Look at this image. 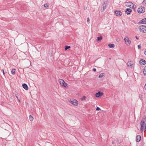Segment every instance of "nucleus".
Listing matches in <instances>:
<instances>
[{"label":"nucleus","mask_w":146,"mask_h":146,"mask_svg":"<svg viewBox=\"0 0 146 146\" xmlns=\"http://www.w3.org/2000/svg\"><path fill=\"white\" fill-rule=\"evenodd\" d=\"M146 117L145 118H143L141 121L140 125H141V128H140V131L141 133L143 132L144 128V125H145V122L146 120Z\"/></svg>","instance_id":"nucleus-1"},{"label":"nucleus","mask_w":146,"mask_h":146,"mask_svg":"<svg viewBox=\"0 0 146 146\" xmlns=\"http://www.w3.org/2000/svg\"><path fill=\"white\" fill-rule=\"evenodd\" d=\"M125 4L126 6L132 9H134L136 7V6L133 3L131 2H126Z\"/></svg>","instance_id":"nucleus-2"},{"label":"nucleus","mask_w":146,"mask_h":146,"mask_svg":"<svg viewBox=\"0 0 146 146\" xmlns=\"http://www.w3.org/2000/svg\"><path fill=\"white\" fill-rule=\"evenodd\" d=\"M139 31L141 32L146 33V27L144 25H141L139 27Z\"/></svg>","instance_id":"nucleus-3"},{"label":"nucleus","mask_w":146,"mask_h":146,"mask_svg":"<svg viewBox=\"0 0 146 146\" xmlns=\"http://www.w3.org/2000/svg\"><path fill=\"white\" fill-rule=\"evenodd\" d=\"M145 8L143 7H140L137 10L138 12L139 13H143L145 12Z\"/></svg>","instance_id":"nucleus-4"},{"label":"nucleus","mask_w":146,"mask_h":146,"mask_svg":"<svg viewBox=\"0 0 146 146\" xmlns=\"http://www.w3.org/2000/svg\"><path fill=\"white\" fill-rule=\"evenodd\" d=\"M58 81L61 86L64 87L67 86V84L62 79L59 80Z\"/></svg>","instance_id":"nucleus-5"},{"label":"nucleus","mask_w":146,"mask_h":146,"mask_svg":"<svg viewBox=\"0 0 146 146\" xmlns=\"http://www.w3.org/2000/svg\"><path fill=\"white\" fill-rule=\"evenodd\" d=\"M70 102L74 106H77L78 104V101L75 99L70 100Z\"/></svg>","instance_id":"nucleus-6"},{"label":"nucleus","mask_w":146,"mask_h":146,"mask_svg":"<svg viewBox=\"0 0 146 146\" xmlns=\"http://www.w3.org/2000/svg\"><path fill=\"white\" fill-rule=\"evenodd\" d=\"M124 40L125 41V43L126 45H129L130 44L131 41L128 37H125L124 38Z\"/></svg>","instance_id":"nucleus-7"},{"label":"nucleus","mask_w":146,"mask_h":146,"mask_svg":"<svg viewBox=\"0 0 146 146\" xmlns=\"http://www.w3.org/2000/svg\"><path fill=\"white\" fill-rule=\"evenodd\" d=\"M107 5V3L104 2L102 6V8L101 9L102 12L104 11L106 8V6Z\"/></svg>","instance_id":"nucleus-8"},{"label":"nucleus","mask_w":146,"mask_h":146,"mask_svg":"<svg viewBox=\"0 0 146 146\" xmlns=\"http://www.w3.org/2000/svg\"><path fill=\"white\" fill-rule=\"evenodd\" d=\"M114 14L117 16H120L122 15V13L120 11H114Z\"/></svg>","instance_id":"nucleus-9"},{"label":"nucleus","mask_w":146,"mask_h":146,"mask_svg":"<svg viewBox=\"0 0 146 146\" xmlns=\"http://www.w3.org/2000/svg\"><path fill=\"white\" fill-rule=\"evenodd\" d=\"M133 63L131 61H128L127 64V65L128 67H129L131 68H132L133 67Z\"/></svg>","instance_id":"nucleus-10"},{"label":"nucleus","mask_w":146,"mask_h":146,"mask_svg":"<svg viewBox=\"0 0 146 146\" xmlns=\"http://www.w3.org/2000/svg\"><path fill=\"white\" fill-rule=\"evenodd\" d=\"M132 11V10L130 8H127L125 10V13L127 15H129Z\"/></svg>","instance_id":"nucleus-11"},{"label":"nucleus","mask_w":146,"mask_h":146,"mask_svg":"<svg viewBox=\"0 0 146 146\" xmlns=\"http://www.w3.org/2000/svg\"><path fill=\"white\" fill-rule=\"evenodd\" d=\"M103 95V93H101L99 91L96 94L95 96L96 97L98 98L100 96H102Z\"/></svg>","instance_id":"nucleus-12"},{"label":"nucleus","mask_w":146,"mask_h":146,"mask_svg":"<svg viewBox=\"0 0 146 146\" xmlns=\"http://www.w3.org/2000/svg\"><path fill=\"white\" fill-rule=\"evenodd\" d=\"M140 64L141 65H143L145 64V60L143 59L140 60L139 61Z\"/></svg>","instance_id":"nucleus-13"},{"label":"nucleus","mask_w":146,"mask_h":146,"mask_svg":"<svg viewBox=\"0 0 146 146\" xmlns=\"http://www.w3.org/2000/svg\"><path fill=\"white\" fill-rule=\"evenodd\" d=\"M23 87V88L25 89L26 90H28V87L27 85L25 84H23L22 85Z\"/></svg>","instance_id":"nucleus-14"},{"label":"nucleus","mask_w":146,"mask_h":146,"mask_svg":"<svg viewBox=\"0 0 146 146\" xmlns=\"http://www.w3.org/2000/svg\"><path fill=\"white\" fill-rule=\"evenodd\" d=\"M141 140V136L140 135H137L136 137V141L138 142L140 141Z\"/></svg>","instance_id":"nucleus-15"},{"label":"nucleus","mask_w":146,"mask_h":146,"mask_svg":"<svg viewBox=\"0 0 146 146\" xmlns=\"http://www.w3.org/2000/svg\"><path fill=\"white\" fill-rule=\"evenodd\" d=\"M141 23L143 24H146V18H144L141 21Z\"/></svg>","instance_id":"nucleus-16"},{"label":"nucleus","mask_w":146,"mask_h":146,"mask_svg":"<svg viewBox=\"0 0 146 146\" xmlns=\"http://www.w3.org/2000/svg\"><path fill=\"white\" fill-rule=\"evenodd\" d=\"M108 46L110 48H113L114 47L115 45L113 44H108Z\"/></svg>","instance_id":"nucleus-17"},{"label":"nucleus","mask_w":146,"mask_h":146,"mask_svg":"<svg viewBox=\"0 0 146 146\" xmlns=\"http://www.w3.org/2000/svg\"><path fill=\"white\" fill-rule=\"evenodd\" d=\"M102 38V36H100L97 37V41L98 42L100 41Z\"/></svg>","instance_id":"nucleus-18"},{"label":"nucleus","mask_w":146,"mask_h":146,"mask_svg":"<svg viewBox=\"0 0 146 146\" xmlns=\"http://www.w3.org/2000/svg\"><path fill=\"white\" fill-rule=\"evenodd\" d=\"M29 119L30 121H32L34 119V118L31 115H30Z\"/></svg>","instance_id":"nucleus-19"},{"label":"nucleus","mask_w":146,"mask_h":146,"mask_svg":"<svg viewBox=\"0 0 146 146\" xmlns=\"http://www.w3.org/2000/svg\"><path fill=\"white\" fill-rule=\"evenodd\" d=\"M143 73L144 75L146 76V66H145L144 68Z\"/></svg>","instance_id":"nucleus-20"},{"label":"nucleus","mask_w":146,"mask_h":146,"mask_svg":"<svg viewBox=\"0 0 146 146\" xmlns=\"http://www.w3.org/2000/svg\"><path fill=\"white\" fill-rule=\"evenodd\" d=\"M15 69H13L11 71V73L12 74L14 75L15 73Z\"/></svg>","instance_id":"nucleus-21"},{"label":"nucleus","mask_w":146,"mask_h":146,"mask_svg":"<svg viewBox=\"0 0 146 146\" xmlns=\"http://www.w3.org/2000/svg\"><path fill=\"white\" fill-rule=\"evenodd\" d=\"M143 5L146 6V0H144L142 3Z\"/></svg>","instance_id":"nucleus-22"},{"label":"nucleus","mask_w":146,"mask_h":146,"mask_svg":"<svg viewBox=\"0 0 146 146\" xmlns=\"http://www.w3.org/2000/svg\"><path fill=\"white\" fill-rule=\"evenodd\" d=\"M70 46H65V50H66L70 48Z\"/></svg>","instance_id":"nucleus-23"},{"label":"nucleus","mask_w":146,"mask_h":146,"mask_svg":"<svg viewBox=\"0 0 146 146\" xmlns=\"http://www.w3.org/2000/svg\"><path fill=\"white\" fill-rule=\"evenodd\" d=\"M103 76V74L101 73L99 76V77L100 78H102Z\"/></svg>","instance_id":"nucleus-24"},{"label":"nucleus","mask_w":146,"mask_h":146,"mask_svg":"<svg viewBox=\"0 0 146 146\" xmlns=\"http://www.w3.org/2000/svg\"><path fill=\"white\" fill-rule=\"evenodd\" d=\"M18 95V93L17 92H16L15 93V95L16 96V98H18V96H17V95Z\"/></svg>","instance_id":"nucleus-25"},{"label":"nucleus","mask_w":146,"mask_h":146,"mask_svg":"<svg viewBox=\"0 0 146 146\" xmlns=\"http://www.w3.org/2000/svg\"><path fill=\"white\" fill-rule=\"evenodd\" d=\"M44 6L46 8L48 6V4H45L44 5Z\"/></svg>","instance_id":"nucleus-26"},{"label":"nucleus","mask_w":146,"mask_h":146,"mask_svg":"<svg viewBox=\"0 0 146 146\" xmlns=\"http://www.w3.org/2000/svg\"><path fill=\"white\" fill-rule=\"evenodd\" d=\"M86 99V97L85 96H83L82 98V100H85Z\"/></svg>","instance_id":"nucleus-27"},{"label":"nucleus","mask_w":146,"mask_h":146,"mask_svg":"<svg viewBox=\"0 0 146 146\" xmlns=\"http://www.w3.org/2000/svg\"><path fill=\"white\" fill-rule=\"evenodd\" d=\"M138 49L141 48V45H138Z\"/></svg>","instance_id":"nucleus-28"},{"label":"nucleus","mask_w":146,"mask_h":146,"mask_svg":"<svg viewBox=\"0 0 146 146\" xmlns=\"http://www.w3.org/2000/svg\"><path fill=\"white\" fill-rule=\"evenodd\" d=\"M100 108L98 107H97L96 108V110H97V111H98V110H100Z\"/></svg>","instance_id":"nucleus-29"},{"label":"nucleus","mask_w":146,"mask_h":146,"mask_svg":"<svg viewBox=\"0 0 146 146\" xmlns=\"http://www.w3.org/2000/svg\"><path fill=\"white\" fill-rule=\"evenodd\" d=\"M87 22H89L90 21V19L89 17L87 18Z\"/></svg>","instance_id":"nucleus-30"},{"label":"nucleus","mask_w":146,"mask_h":146,"mask_svg":"<svg viewBox=\"0 0 146 146\" xmlns=\"http://www.w3.org/2000/svg\"><path fill=\"white\" fill-rule=\"evenodd\" d=\"M93 71L94 72H96V69L95 68H94L93 69Z\"/></svg>","instance_id":"nucleus-31"},{"label":"nucleus","mask_w":146,"mask_h":146,"mask_svg":"<svg viewBox=\"0 0 146 146\" xmlns=\"http://www.w3.org/2000/svg\"><path fill=\"white\" fill-rule=\"evenodd\" d=\"M139 98L141 99L142 98V96L141 95H139Z\"/></svg>","instance_id":"nucleus-32"},{"label":"nucleus","mask_w":146,"mask_h":146,"mask_svg":"<svg viewBox=\"0 0 146 146\" xmlns=\"http://www.w3.org/2000/svg\"><path fill=\"white\" fill-rule=\"evenodd\" d=\"M3 74H4V75H5V73L4 71L3 70Z\"/></svg>","instance_id":"nucleus-33"},{"label":"nucleus","mask_w":146,"mask_h":146,"mask_svg":"<svg viewBox=\"0 0 146 146\" xmlns=\"http://www.w3.org/2000/svg\"><path fill=\"white\" fill-rule=\"evenodd\" d=\"M144 88L145 90H146V83L145 84V85L144 86Z\"/></svg>","instance_id":"nucleus-34"},{"label":"nucleus","mask_w":146,"mask_h":146,"mask_svg":"<svg viewBox=\"0 0 146 146\" xmlns=\"http://www.w3.org/2000/svg\"><path fill=\"white\" fill-rule=\"evenodd\" d=\"M135 37L136 38L137 40H138L139 39V38L137 36H135Z\"/></svg>","instance_id":"nucleus-35"},{"label":"nucleus","mask_w":146,"mask_h":146,"mask_svg":"<svg viewBox=\"0 0 146 146\" xmlns=\"http://www.w3.org/2000/svg\"><path fill=\"white\" fill-rule=\"evenodd\" d=\"M17 99L19 101V102H21V100H20V99H19L18 98H17Z\"/></svg>","instance_id":"nucleus-36"},{"label":"nucleus","mask_w":146,"mask_h":146,"mask_svg":"<svg viewBox=\"0 0 146 146\" xmlns=\"http://www.w3.org/2000/svg\"><path fill=\"white\" fill-rule=\"evenodd\" d=\"M144 54L146 55V49H145V50Z\"/></svg>","instance_id":"nucleus-37"},{"label":"nucleus","mask_w":146,"mask_h":146,"mask_svg":"<svg viewBox=\"0 0 146 146\" xmlns=\"http://www.w3.org/2000/svg\"><path fill=\"white\" fill-rule=\"evenodd\" d=\"M114 142H112V144H114Z\"/></svg>","instance_id":"nucleus-38"}]
</instances>
